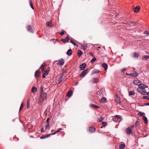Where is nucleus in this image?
<instances>
[{
    "label": "nucleus",
    "mask_w": 149,
    "mask_h": 149,
    "mask_svg": "<svg viewBox=\"0 0 149 149\" xmlns=\"http://www.w3.org/2000/svg\"><path fill=\"white\" fill-rule=\"evenodd\" d=\"M99 72V71L98 70H95L93 71L92 73L93 74L96 73H98Z\"/></svg>",
    "instance_id": "obj_24"
},
{
    "label": "nucleus",
    "mask_w": 149,
    "mask_h": 149,
    "mask_svg": "<svg viewBox=\"0 0 149 149\" xmlns=\"http://www.w3.org/2000/svg\"><path fill=\"white\" fill-rule=\"evenodd\" d=\"M44 63H43L40 66V68L42 69V72H44V65H43Z\"/></svg>",
    "instance_id": "obj_35"
},
{
    "label": "nucleus",
    "mask_w": 149,
    "mask_h": 149,
    "mask_svg": "<svg viewBox=\"0 0 149 149\" xmlns=\"http://www.w3.org/2000/svg\"><path fill=\"white\" fill-rule=\"evenodd\" d=\"M106 99L105 97H103L101 98V102H106Z\"/></svg>",
    "instance_id": "obj_28"
},
{
    "label": "nucleus",
    "mask_w": 149,
    "mask_h": 149,
    "mask_svg": "<svg viewBox=\"0 0 149 149\" xmlns=\"http://www.w3.org/2000/svg\"><path fill=\"white\" fill-rule=\"evenodd\" d=\"M147 95L148 96H149V92H147Z\"/></svg>",
    "instance_id": "obj_64"
},
{
    "label": "nucleus",
    "mask_w": 149,
    "mask_h": 149,
    "mask_svg": "<svg viewBox=\"0 0 149 149\" xmlns=\"http://www.w3.org/2000/svg\"><path fill=\"white\" fill-rule=\"evenodd\" d=\"M135 94V92L134 91H130L129 92V95H134Z\"/></svg>",
    "instance_id": "obj_21"
},
{
    "label": "nucleus",
    "mask_w": 149,
    "mask_h": 149,
    "mask_svg": "<svg viewBox=\"0 0 149 149\" xmlns=\"http://www.w3.org/2000/svg\"><path fill=\"white\" fill-rule=\"evenodd\" d=\"M45 75H44V74L42 76V77L43 78H45Z\"/></svg>",
    "instance_id": "obj_62"
},
{
    "label": "nucleus",
    "mask_w": 149,
    "mask_h": 149,
    "mask_svg": "<svg viewBox=\"0 0 149 149\" xmlns=\"http://www.w3.org/2000/svg\"><path fill=\"white\" fill-rule=\"evenodd\" d=\"M61 81H62V80L60 79H59L58 80V82L59 83H60V82H61Z\"/></svg>",
    "instance_id": "obj_56"
},
{
    "label": "nucleus",
    "mask_w": 149,
    "mask_h": 149,
    "mask_svg": "<svg viewBox=\"0 0 149 149\" xmlns=\"http://www.w3.org/2000/svg\"><path fill=\"white\" fill-rule=\"evenodd\" d=\"M130 26H133L136 25L135 23L133 22H130L129 23Z\"/></svg>",
    "instance_id": "obj_26"
},
{
    "label": "nucleus",
    "mask_w": 149,
    "mask_h": 149,
    "mask_svg": "<svg viewBox=\"0 0 149 149\" xmlns=\"http://www.w3.org/2000/svg\"><path fill=\"white\" fill-rule=\"evenodd\" d=\"M29 3L31 8L33 9V4L32 3V0H29Z\"/></svg>",
    "instance_id": "obj_30"
},
{
    "label": "nucleus",
    "mask_w": 149,
    "mask_h": 149,
    "mask_svg": "<svg viewBox=\"0 0 149 149\" xmlns=\"http://www.w3.org/2000/svg\"><path fill=\"white\" fill-rule=\"evenodd\" d=\"M83 53L81 50H79L77 53V55L79 57L82 55Z\"/></svg>",
    "instance_id": "obj_20"
},
{
    "label": "nucleus",
    "mask_w": 149,
    "mask_h": 149,
    "mask_svg": "<svg viewBox=\"0 0 149 149\" xmlns=\"http://www.w3.org/2000/svg\"><path fill=\"white\" fill-rule=\"evenodd\" d=\"M89 72V69H86L83 70L80 74L79 77H80L84 78Z\"/></svg>",
    "instance_id": "obj_2"
},
{
    "label": "nucleus",
    "mask_w": 149,
    "mask_h": 149,
    "mask_svg": "<svg viewBox=\"0 0 149 149\" xmlns=\"http://www.w3.org/2000/svg\"><path fill=\"white\" fill-rule=\"evenodd\" d=\"M96 60V58L95 57H94L92 59V60H91V63H93Z\"/></svg>",
    "instance_id": "obj_39"
},
{
    "label": "nucleus",
    "mask_w": 149,
    "mask_h": 149,
    "mask_svg": "<svg viewBox=\"0 0 149 149\" xmlns=\"http://www.w3.org/2000/svg\"><path fill=\"white\" fill-rule=\"evenodd\" d=\"M139 123V122H138V121H136V122H135V124L136 125H137Z\"/></svg>",
    "instance_id": "obj_60"
},
{
    "label": "nucleus",
    "mask_w": 149,
    "mask_h": 149,
    "mask_svg": "<svg viewBox=\"0 0 149 149\" xmlns=\"http://www.w3.org/2000/svg\"><path fill=\"white\" fill-rule=\"evenodd\" d=\"M89 130L91 132H93L95 131V129L94 127L91 126L89 127Z\"/></svg>",
    "instance_id": "obj_11"
},
{
    "label": "nucleus",
    "mask_w": 149,
    "mask_h": 149,
    "mask_svg": "<svg viewBox=\"0 0 149 149\" xmlns=\"http://www.w3.org/2000/svg\"><path fill=\"white\" fill-rule=\"evenodd\" d=\"M137 81L136 80H134L133 81L134 84L135 85H136L137 84Z\"/></svg>",
    "instance_id": "obj_52"
},
{
    "label": "nucleus",
    "mask_w": 149,
    "mask_h": 149,
    "mask_svg": "<svg viewBox=\"0 0 149 149\" xmlns=\"http://www.w3.org/2000/svg\"><path fill=\"white\" fill-rule=\"evenodd\" d=\"M90 106L92 108H95V109H97L98 108H100V107L99 106H98L95 105L93 104H90Z\"/></svg>",
    "instance_id": "obj_16"
},
{
    "label": "nucleus",
    "mask_w": 149,
    "mask_h": 149,
    "mask_svg": "<svg viewBox=\"0 0 149 149\" xmlns=\"http://www.w3.org/2000/svg\"><path fill=\"white\" fill-rule=\"evenodd\" d=\"M37 90V88L36 87H33L32 88L31 91L33 93L36 92Z\"/></svg>",
    "instance_id": "obj_17"
},
{
    "label": "nucleus",
    "mask_w": 149,
    "mask_h": 149,
    "mask_svg": "<svg viewBox=\"0 0 149 149\" xmlns=\"http://www.w3.org/2000/svg\"><path fill=\"white\" fill-rule=\"evenodd\" d=\"M139 56V54L136 53H134L133 54V57L135 58H138Z\"/></svg>",
    "instance_id": "obj_34"
},
{
    "label": "nucleus",
    "mask_w": 149,
    "mask_h": 149,
    "mask_svg": "<svg viewBox=\"0 0 149 149\" xmlns=\"http://www.w3.org/2000/svg\"><path fill=\"white\" fill-rule=\"evenodd\" d=\"M125 147V145L124 144H121L119 145V148L120 149H123Z\"/></svg>",
    "instance_id": "obj_19"
},
{
    "label": "nucleus",
    "mask_w": 149,
    "mask_h": 149,
    "mask_svg": "<svg viewBox=\"0 0 149 149\" xmlns=\"http://www.w3.org/2000/svg\"><path fill=\"white\" fill-rule=\"evenodd\" d=\"M139 75V74L136 72V71H134V72L131 73L130 76L132 77H136Z\"/></svg>",
    "instance_id": "obj_7"
},
{
    "label": "nucleus",
    "mask_w": 149,
    "mask_h": 149,
    "mask_svg": "<svg viewBox=\"0 0 149 149\" xmlns=\"http://www.w3.org/2000/svg\"><path fill=\"white\" fill-rule=\"evenodd\" d=\"M64 60L63 58H61L58 60V62L57 63V64L58 65L62 66L64 64Z\"/></svg>",
    "instance_id": "obj_5"
},
{
    "label": "nucleus",
    "mask_w": 149,
    "mask_h": 149,
    "mask_svg": "<svg viewBox=\"0 0 149 149\" xmlns=\"http://www.w3.org/2000/svg\"><path fill=\"white\" fill-rule=\"evenodd\" d=\"M65 39H66V40H67V41H68L70 39L69 35H68L67 36Z\"/></svg>",
    "instance_id": "obj_44"
},
{
    "label": "nucleus",
    "mask_w": 149,
    "mask_h": 149,
    "mask_svg": "<svg viewBox=\"0 0 149 149\" xmlns=\"http://www.w3.org/2000/svg\"><path fill=\"white\" fill-rule=\"evenodd\" d=\"M138 115H139L140 116H143V114H145L144 113H142L141 112L139 111L138 113Z\"/></svg>",
    "instance_id": "obj_38"
},
{
    "label": "nucleus",
    "mask_w": 149,
    "mask_h": 149,
    "mask_svg": "<svg viewBox=\"0 0 149 149\" xmlns=\"http://www.w3.org/2000/svg\"><path fill=\"white\" fill-rule=\"evenodd\" d=\"M125 69H123L122 70H121V72H123L124 71H125Z\"/></svg>",
    "instance_id": "obj_61"
},
{
    "label": "nucleus",
    "mask_w": 149,
    "mask_h": 149,
    "mask_svg": "<svg viewBox=\"0 0 149 149\" xmlns=\"http://www.w3.org/2000/svg\"><path fill=\"white\" fill-rule=\"evenodd\" d=\"M130 74H131V73L130 74H128L127 73H126V75H127L130 76Z\"/></svg>",
    "instance_id": "obj_63"
},
{
    "label": "nucleus",
    "mask_w": 149,
    "mask_h": 149,
    "mask_svg": "<svg viewBox=\"0 0 149 149\" xmlns=\"http://www.w3.org/2000/svg\"><path fill=\"white\" fill-rule=\"evenodd\" d=\"M145 105L147 106H149V103H145Z\"/></svg>",
    "instance_id": "obj_58"
},
{
    "label": "nucleus",
    "mask_w": 149,
    "mask_h": 149,
    "mask_svg": "<svg viewBox=\"0 0 149 149\" xmlns=\"http://www.w3.org/2000/svg\"><path fill=\"white\" fill-rule=\"evenodd\" d=\"M102 91L99 92V95L100 96H102Z\"/></svg>",
    "instance_id": "obj_48"
},
{
    "label": "nucleus",
    "mask_w": 149,
    "mask_h": 149,
    "mask_svg": "<svg viewBox=\"0 0 149 149\" xmlns=\"http://www.w3.org/2000/svg\"><path fill=\"white\" fill-rule=\"evenodd\" d=\"M144 33L145 34H147V35H148L149 34V32L148 31H145Z\"/></svg>",
    "instance_id": "obj_46"
},
{
    "label": "nucleus",
    "mask_w": 149,
    "mask_h": 149,
    "mask_svg": "<svg viewBox=\"0 0 149 149\" xmlns=\"http://www.w3.org/2000/svg\"><path fill=\"white\" fill-rule=\"evenodd\" d=\"M142 118H143V119L144 120L145 123L146 124L147 123L148 121H147V118L145 116H143Z\"/></svg>",
    "instance_id": "obj_22"
},
{
    "label": "nucleus",
    "mask_w": 149,
    "mask_h": 149,
    "mask_svg": "<svg viewBox=\"0 0 149 149\" xmlns=\"http://www.w3.org/2000/svg\"><path fill=\"white\" fill-rule=\"evenodd\" d=\"M63 73H62L61 75V76L60 77V78L59 79H61L63 78Z\"/></svg>",
    "instance_id": "obj_53"
},
{
    "label": "nucleus",
    "mask_w": 149,
    "mask_h": 149,
    "mask_svg": "<svg viewBox=\"0 0 149 149\" xmlns=\"http://www.w3.org/2000/svg\"><path fill=\"white\" fill-rule=\"evenodd\" d=\"M49 118H47L46 120V124H49Z\"/></svg>",
    "instance_id": "obj_54"
},
{
    "label": "nucleus",
    "mask_w": 149,
    "mask_h": 149,
    "mask_svg": "<svg viewBox=\"0 0 149 149\" xmlns=\"http://www.w3.org/2000/svg\"><path fill=\"white\" fill-rule=\"evenodd\" d=\"M23 106V102H22L21 104V106H20V107L19 108V111H20L22 109Z\"/></svg>",
    "instance_id": "obj_47"
},
{
    "label": "nucleus",
    "mask_w": 149,
    "mask_h": 149,
    "mask_svg": "<svg viewBox=\"0 0 149 149\" xmlns=\"http://www.w3.org/2000/svg\"><path fill=\"white\" fill-rule=\"evenodd\" d=\"M47 98V94L46 93H41L40 96L39 100L38 103L39 104H42Z\"/></svg>",
    "instance_id": "obj_1"
},
{
    "label": "nucleus",
    "mask_w": 149,
    "mask_h": 149,
    "mask_svg": "<svg viewBox=\"0 0 149 149\" xmlns=\"http://www.w3.org/2000/svg\"><path fill=\"white\" fill-rule=\"evenodd\" d=\"M52 21L51 20H50L46 23V25L47 27H52Z\"/></svg>",
    "instance_id": "obj_15"
},
{
    "label": "nucleus",
    "mask_w": 149,
    "mask_h": 149,
    "mask_svg": "<svg viewBox=\"0 0 149 149\" xmlns=\"http://www.w3.org/2000/svg\"><path fill=\"white\" fill-rule=\"evenodd\" d=\"M63 130V129L61 128H60L58 130L56 131L53 134H50L51 135H53L55 134L56 133L60 131Z\"/></svg>",
    "instance_id": "obj_25"
},
{
    "label": "nucleus",
    "mask_w": 149,
    "mask_h": 149,
    "mask_svg": "<svg viewBox=\"0 0 149 149\" xmlns=\"http://www.w3.org/2000/svg\"><path fill=\"white\" fill-rule=\"evenodd\" d=\"M30 101L29 99H28L27 101V108L28 109L30 107Z\"/></svg>",
    "instance_id": "obj_33"
},
{
    "label": "nucleus",
    "mask_w": 149,
    "mask_h": 149,
    "mask_svg": "<svg viewBox=\"0 0 149 149\" xmlns=\"http://www.w3.org/2000/svg\"><path fill=\"white\" fill-rule=\"evenodd\" d=\"M115 101L116 102L117 104H120L121 103V101L119 99H118L117 100H115Z\"/></svg>",
    "instance_id": "obj_36"
},
{
    "label": "nucleus",
    "mask_w": 149,
    "mask_h": 149,
    "mask_svg": "<svg viewBox=\"0 0 149 149\" xmlns=\"http://www.w3.org/2000/svg\"><path fill=\"white\" fill-rule=\"evenodd\" d=\"M49 71H47V70H46L45 71L44 73V75H45V76H47L49 73Z\"/></svg>",
    "instance_id": "obj_40"
},
{
    "label": "nucleus",
    "mask_w": 149,
    "mask_h": 149,
    "mask_svg": "<svg viewBox=\"0 0 149 149\" xmlns=\"http://www.w3.org/2000/svg\"><path fill=\"white\" fill-rule=\"evenodd\" d=\"M43 88L42 87H41L40 88V94L41 93H43Z\"/></svg>",
    "instance_id": "obj_43"
},
{
    "label": "nucleus",
    "mask_w": 149,
    "mask_h": 149,
    "mask_svg": "<svg viewBox=\"0 0 149 149\" xmlns=\"http://www.w3.org/2000/svg\"><path fill=\"white\" fill-rule=\"evenodd\" d=\"M137 90L138 92L139 93H140L141 94L143 95H145L146 94H147V92L146 91V90L145 89H143V90H141L139 88H137Z\"/></svg>",
    "instance_id": "obj_4"
},
{
    "label": "nucleus",
    "mask_w": 149,
    "mask_h": 149,
    "mask_svg": "<svg viewBox=\"0 0 149 149\" xmlns=\"http://www.w3.org/2000/svg\"><path fill=\"white\" fill-rule=\"evenodd\" d=\"M143 98L144 99H147L149 100V97L147 96H143Z\"/></svg>",
    "instance_id": "obj_37"
},
{
    "label": "nucleus",
    "mask_w": 149,
    "mask_h": 149,
    "mask_svg": "<svg viewBox=\"0 0 149 149\" xmlns=\"http://www.w3.org/2000/svg\"><path fill=\"white\" fill-rule=\"evenodd\" d=\"M28 31H29L31 32H32V28H31V26L30 25H28Z\"/></svg>",
    "instance_id": "obj_27"
},
{
    "label": "nucleus",
    "mask_w": 149,
    "mask_h": 149,
    "mask_svg": "<svg viewBox=\"0 0 149 149\" xmlns=\"http://www.w3.org/2000/svg\"><path fill=\"white\" fill-rule=\"evenodd\" d=\"M45 126V128L46 130H49L50 128L49 124H46Z\"/></svg>",
    "instance_id": "obj_29"
},
{
    "label": "nucleus",
    "mask_w": 149,
    "mask_h": 149,
    "mask_svg": "<svg viewBox=\"0 0 149 149\" xmlns=\"http://www.w3.org/2000/svg\"><path fill=\"white\" fill-rule=\"evenodd\" d=\"M84 46H85V47H84V50H86L87 49V47H88L87 44H85L84 45Z\"/></svg>",
    "instance_id": "obj_51"
},
{
    "label": "nucleus",
    "mask_w": 149,
    "mask_h": 149,
    "mask_svg": "<svg viewBox=\"0 0 149 149\" xmlns=\"http://www.w3.org/2000/svg\"><path fill=\"white\" fill-rule=\"evenodd\" d=\"M91 81L93 83H95L98 82V80L95 78H92L91 80Z\"/></svg>",
    "instance_id": "obj_14"
},
{
    "label": "nucleus",
    "mask_w": 149,
    "mask_h": 149,
    "mask_svg": "<svg viewBox=\"0 0 149 149\" xmlns=\"http://www.w3.org/2000/svg\"><path fill=\"white\" fill-rule=\"evenodd\" d=\"M120 116L119 115H117L116 116H115V117H113V120L115 122H116L118 120V119H120Z\"/></svg>",
    "instance_id": "obj_9"
},
{
    "label": "nucleus",
    "mask_w": 149,
    "mask_h": 149,
    "mask_svg": "<svg viewBox=\"0 0 149 149\" xmlns=\"http://www.w3.org/2000/svg\"><path fill=\"white\" fill-rule=\"evenodd\" d=\"M104 118L103 117H101L100 119H99V121L101 122L103 120Z\"/></svg>",
    "instance_id": "obj_50"
},
{
    "label": "nucleus",
    "mask_w": 149,
    "mask_h": 149,
    "mask_svg": "<svg viewBox=\"0 0 149 149\" xmlns=\"http://www.w3.org/2000/svg\"><path fill=\"white\" fill-rule=\"evenodd\" d=\"M138 86V88H139L141 90L144 89L145 88H147L148 87L147 86L144 85L143 84H140Z\"/></svg>",
    "instance_id": "obj_3"
},
{
    "label": "nucleus",
    "mask_w": 149,
    "mask_h": 149,
    "mask_svg": "<svg viewBox=\"0 0 149 149\" xmlns=\"http://www.w3.org/2000/svg\"><path fill=\"white\" fill-rule=\"evenodd\" d=\"M134 125H132L130 127V128L133 129L134 128Z\"/></svg>",
    "instance_id": "obj_59"
},
{
    "label": "nucleus",
    "mask_w": 149,
    "mask_h": 149,
    "mask_svg": "<svg viewBox=\"0 0 149 149\" xmlns=\"http://www.w3.org/2000/svg\"><path fill=\"white\" fill-rule=\"evenodd\" d=\"M72 91H70L68 92L67 93V96L68 97H70L71 96L72 94Z\"/></svg>",
    "instance_id": "obj_31"
},
{
    "label": "nucleus",
    "mask_w": 149,
    "mask_h": 149,
    "mask_svg": "<svg viewBox=\"0 0 149 149\" xmlns=\"http://www.w3.org/2000/svg\"><path fill=\"white\" fill-rule=\"evenodd\" d=\"M51 135V134H49L46 135V136H42L40 137V139H45L46 138H48L49 136H50Z\"/></svg>",
    "instance_id": "obj_23"
},
{
    "label": "nucleus",
    "mask_w": 149,
    "mask_h": 149,
    "mask_svg": "<svg viewBox=\"0 0 149 149\" xmlns=\"http://www.w3.org/2000/svg\"><path fill=\"white\" fill-rule=\"evenodd\" d=\"M140 8L139 6L136 7L134 9V12L135 13H137L140 10Z\"/></svg>",
    "instance_id": "obj_12"
},
{
    "label": "nucleus",
    "mask_w": 149,
    "mask_h": 149,
    "mask_svg": "<svg viewBox=\"0 0 149 149\" xmlns=\"http://www.w3.org/2000/svg\"><path fill=\"white\" fill-rule=\"evenodd\" d=\"M143 57L146 60H147V59H149V55H145L143 56Z\"/></svg>",
    "instance_id": "obj_41"
},
{
    "label": "nucleus",
    "mask_w": 149,
    "mask_h": 149,
    "mask_svg": "<svg viewBox=\"0 0 149 149\" xmlns=\"http://www.w3.org/2000/svg\"><path fill=\"white\" fill-rule=\"evenodd\" d=\"M40 75V72L39 70H37L35 73V76L36 78L38 77Z\"/></svg>",
    "instance_id": "obj_10"
},
{
    "label": "nucleus",
    "mask_w": 149,
    "mask_h": 149,
    "mask_svg": "<svg viewBox=\"0 0 149 149\" xmlns=\"http://www.w3.org/2000/svg\"><path fill=\"white\" fill-rule=\"evenodd\" d=\"M65 33V31L64 30H62L61 31V32L60 33V34L61 35H63Z\"/></svg>",
    "instance_id": "obj_45"
},
{
    "label": "nucleus",
    "mask_w": 149,
    "mask_h": 149,
    "mask_svg": "<svg viewBox=\"0 0 149 149\" xmlns=\"http://www.w3.org/2000/svg\"><path fill=\"white\" fill-rule=\"evenodd\" d=\"M89 54H90V55L91 56H93V54L92 53H89Z\"/></svg>",
    "instance_id": "obj_57"
},
{
    "label": "nucleus",
    "mask_w": 149,
    "mask_h": 149,
    "mask_svg": "<svg viewBox=\"0 0 149 149\" xmlns=\"http://www.w3.org/2000/svg\"><path fill=\"white\" fill-rule=\"evenodd\" d=\"M86 66V64L85 63H84L80 65H79V67L80 70H82L85 68Z\"/></svg>",
    "instance_id": "obj_6"
},
{
    "label": "nucleus",
    "mask_w": 149,
    "mask_h": 149,
    "mask_svg": "<svg viewBox=\"0 0 149 149\" xmlns=\"http://www.w3.org/2000/svg\"><path fill=\"white\" fill-rule=\"evenodd\" d=\"M126 132L127 134H129L132 132V130L129 127L126 129Z\"/></svg>",
    "instance_id": "obj_8"
},
{
    "label": "nucleus",
    "mask_w": 149,
    "mask_h": 149,
    "mask_svg": "<svg viewBox=\"0 0 149 149\" xmlns=\"http://www.w3.org/2000/svg\"><path fill=\"white\" fill-rule=\"evenodd\" d=\"M102 67L104 68L105 70H106L108 68V65L107 64L105 63H103L102 65Z\"/></svg>",
    "instance_id": "obj_13"
},
{
    "label": "nucleus",
    "mask_w": 149,
    "mask_h": 149,
    "mask_svg": "<svg viewBox=\"0 0 149 149\" xmlns=\"http://www.w3.org/2000/svg\"><path fill=\"white\" fill-rule=\"evenodd\" d=\"M41 132L42 133H43L44 132V128L43 127H42L41 128Z\"/></svg>",
    "instance_id": "obj_55"
},
{
    "label": "nucleus",
    "mask_w": 149,
    "mask_h": 149,
    "mask_svg": "<svg viewBox=\"0 0 149 149\" xmlns=\"http://www.w3.org/2000/svg\"><path fill=\"white\" fill-rule=\"evenodd\" d=\"M70 42L74 46H77L76 43L72 39L70 40Z\"/></svg>",
    "instance_id": "obj_32"
},
{
    "label": "nucleus",
    "mask_w": 149,
    "mask_h": 149,
    "mask_svg": "<svg viewBox=\"0 0 149 149\" xmlns=\"http://www.w3.org/2000/svg\"><path fill=\"white\" fill-rule=\"evenodd\" d=\"M62 40L64 43L66 42H68L67 41L66 39H63Z\"/></svg>",
    "instance_id": "obj_49"
},
{
    "label": "nucleus",
    "mask_w": 149,
    "mask_h": 149,
    "mask_svg": "<svg viewBox=\"0 0 149 149\" xmlns=\"http://www.w3.org/2000/svg\"><path fill=\"white\" fill-rule=\"evenodd\" d=\"M102 125H103V126L104 127L106 126L107 125V123L106 122H102Z\"/></svg>",
    "instance_id": "obj_42"
},
{
    "label": "nucleus",
    "mask_w": 149,
    "mask_h": 149,
    "mask_svg": "<svg viewBox=\"0 0 149 149\" xmlns=\"http://www.w3.org/2000/svg\"><path fill=\"white\" fill-rule=\"evenodd\" d=\"M67 54L68 56H70L72 54V51L71 49H69L67 52Z\"/></svg>",
    "instance_id": "obj_18"
}]
</instances>
